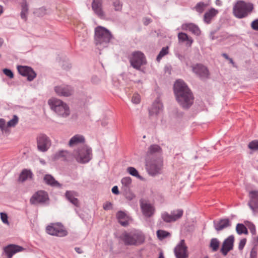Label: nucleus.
<instances>
[{
    "label": "nucleus",
    "instance_id": "nucleus-19",
    "mask_svg": "<svg viewBox=\"0 0 258 258\" xmlns=\"http://www.w3.org/2000/svg\"><path fill=\"white\" fill-rule=\"evenodd\" d=\"M55 93L59 96L69 97L74 93L73 88L69 85H61L54 88Z\"/></svg>",
    "mask_w": 258,
    "mask_h": 258
},
{
    "label": "nucleus",
    "instance_id": "nucleus-23",
    "mask_svg": "<svg viewBox=\"0 0 258 258\" xmlns=\"http://www.w3.org/2000/svg\"><path fill=\"white\" fill-rule=\"evenodd\" d=\"M250 200L248 205L250 208L255 211L258 209V191L251 190L249 192Z\"/></svg>",
    "mask_w": 258,
    "mask_h": 258
},
{
    "label": "nucleus",
    "instance_id": "nucleus-41",
    "mask_svg": "<svg viewBox=\"0 0 258 258\" xmlns=\"http://www.w3.org/2000/svg\"><path fill=\"white\" fill-rule=\"evenodd\" d=\"M19 118L16 115H14L12 119L9 120L7 124V127H15L18 123Z\"/></svg>",
    "mask_w": 258,
    "mask_h": 258
},
{
    "label": "nucleus",
    "instance_id": "nucleus-16",
    "mask_svg": "<svg viewBox=\"0 0 258 258\" xmlns=\"http://www.w3.org/2000/svg\"><path fill=\"white\" fill-rule=\"evenodd\" d=\"M192 72L201 79L204 80L209 77V72L208 68L201 63H197L191 66Z\"/></svg>",
    "mask_w": 258,
    "mask_h": 258
},
{
    "label": "nucleus",
    "instance_id": "nucleus-15",
    "mask_svg": "<svg viewBox=\"0 0 258 258\" xmlns=\"http://www.w3.org/2000/svg\"><path fill=\"white\" fill-rule=\"evenodd\" d=\"M17 70L21 75L24 77H27L28 81H32L36 77V73L30 67L18 66Z\"/></svg>",
    "mask_w": 258,
    "mask_h": 258
},
{
    "label": "nucleus",
    "instance_id": "nucleus-11",
    "mask_svg": "<svg viewBox=\"0 0 258 258\" xmlns=\"http://www.w3.org/2000/svg\"><path fill=\"white\" fill-rule=\"evenodd\" d=\"M51 144L49 138L43 134H39L37 137V145L38 150L42 152H46Z\"/></svg>",
    "mask_w": 258,
    "mask_h": 258
},
{
    "label": "nucleus",
    "instance_id": "nucleus-18",
    "mask_svg": "<svg viewBox=\"0 0 258 258\" xmlns=\"http://www.w3.org/2000/svg\"><path fill=\"white\" fill-rule=\"evenodd\" d=\"M162 153V148L158 145H151L147 152L146 159H155L158 157H161Z\"/></svg>",
    "mask_w": 258,
    "mask_h": 258
},
{
    "label": "nucleus",
    "instance_id": "nucleus-60",
    "mask_svg": "<svg viewBox=\"0 0 258 258\" xmlns=\"http://www.w3.org/2000/svg\"><path fill=\"white\" fill-rule=\"evenodd\" d=\"M158 258H164L163 253L162 251L160 252Z\"/></svg>",
    "mask_w": 258,
    "mask_h": 258
},
{
    "label": "nucleus",
    "instance_id": "nucleus-30",
    "mask_svg": "<svg viewBox=\"0 0 258 258\" xmlns=\"http://www.w3.org/2000/svg\"><path fill=\"white\" fill-rule=\"evenodd\" d=\"M116 216L121 225L125 227L128 225V221L125 220L127 215L124 212L122 211L117 212Z\"/></svg>",
    "mask_w": 258,
    "mask_h": 258
},
{
    "label": "nucleus",
    "instance_id": "nucleus-17",
    "mask_svg": "<svg viewBox=\"0 0 258 258\" xmlns=\"http://www.w3.org/2000/svg\"><path fill=\"white\" fill-rule=\"evenodd\" d=\"M176 258H188L187 247L185 245L184 240H181L174 249Z\"/></svg>",
    "mask_w": 258,
    "mask_h": 258
},
{
    "label": "nucleus",
    "instance_id": "nucleus-51",
    "mask_svg": "<svg viewBox=\"0 0 258 258\" xmlns=\"http://www.w3.org/2000/svg\"><path fill=\"white\" fill-rule=\"evenodd\" d=\"M250 258H257V251L255 248H252L250 253Z\"/></svg>",
    "mask_w": 258,
    "mask_h": 258
},
{
    "label": "nucleus",
    "instance_id": "nucleus-7",
    "mask_svg": "<svg viewBox=\"0 0 258 258\" xmlns=\"http://www.w3.org/2000/svg\"><path fill=\"white\" fill-rule=\"evenodd\" d=\"M131 66L134 69L140 70L143 65L147 63L146 56L141 51H135L128 57Z\"/></svg>",
    "mask_w": 258,
    "mask_h": 258
},
{
    "label": "nucleus",
    "instance_id": "nucleus-3",
    "mask_svg": "<svg viewBox=\"0 0 258 258\" xmlns=\"http://www.w3.org/2000/svg\"><path fill=\"white\" fill-rule=\"evenodd\" d=\"M253 10V5L250 3L239 1L234 5L233 13L235 17L242 19L247 17Z\"/></svg>",
    "mask_w": 258,
    "mask_h": 258
},
{
    "label": "nucleus",
    "instance_id": "nucleus-36",
    "mask_svg": "<svg viewBox=\"0 0 258 258\" xmlns=\"http://www.w3.org/2000/svg\"><path fill=\"white\" fill-rule=\"evenodd\" d=\"M208 5L204 2H201L197 4L194 9L200 14H202L205 11Z\"/></svg>",
    "mask_w": 258,
    "mask_h": 258
},
{
    "label": "nucleus",
    "instance_id": "nucleus-38",
    "mask_svg": "<svg viewBox=\"0 0 258 258\" xmlns=\"http://www.w3.org/2000/svg\"><path fill=\"white\" fill-rule=\"evenodd\" d=\"M157 235L160 240H162L167 237L170 236L171 234L169 232L163 230H158L157 231Z\"/></svg>",
    "mask_w": 258,
    "mask_h": 258
},
{
    "label": "nucleus",
    "instance_id": "nucleus-14",
    "mask_svg": "<svg viewBox=\"0 0 258 258\" xmlns=\"http://www.w3.org/2000/svg\"><path fill=\"white\" fill-rule=\"evenodd\" d=\"M25 249L21 246L10 244L3 248L2 255H5L7 258H12L15 253L24 251Z\"/></svg>",
    "mask_w": 258,
    "mask_h": 258
},
{
    "label": "nucleus",
    "instance_id": "nucleus-31",
    "mask_svg": "<svg viewBox=\"0 0 258 258\" xmlns=\"http://www.w3.org/2000/svg\"><path fill=\"white\" fill-rule=\"evenodd\" d=\"M218 13V11L216 10L214 8H212L209 10L208 12L205 13L204 16V21L207 23L209 24L211 23L212 19L215 17L217 14Z\"/></svg>",
    "mask_w": 258,
    "mask_h": 258
},
{
    "label": "nucleus",
    "instance_id": "nucleus-25",
    "mask_svg": "<svg viewBox=\"0 0 258 258\" xmlns=\"http://www.w3.org/2000/svg\"><path fill=\"white\" fill-rule=\"evenodd\" d=\"M78 196V194L73 190H67L65 193L66 199L72 204L76 207L79 206V201L76 197Z\"/></svg>",
    "mask_w": 258,
    "mask_h": 258
},
{
    "label": "nucleus",
    "instance_id": "nucleus-20",
    "mask_svg": "<svg viewBox=\"0 0 258 258\" xmlns=\"http://www.w3.org/2000/svg\"><path fill=\"white\" fill-rule=\"evenodd\" d=\"M234 241V237L232 235L229 236L224 240L220 249V252L223 255H226L229 251L233 249Z\"/></svg>",
    "mask_w": 258,
    "mask_h": 258
},
{
    "label": "nucleus",
    "instance_id": "nucleus-34",
    "mask_svg": "<svg viewBox=\"0 0 258 258\" xmlns=\"http://www.w3.org/2000/svg\"><path fill=\"white\" fill-rule=\"evenodd\" d=\"M220 245V241L216 238H213L211 239L210 247L212 249L213 251H216L218 250Z\"/></svg>",
    "mask_w": 258,
    "mask_h": 258
},
{
    "label": "nucleus",
    "instance_id": "nucleus-58",
    "mask_svg": "<svg viewBox=\"0 0 258 258\" xmlns=\"http://www.w3.org/2000/svg\"><path fill=\"white\" fill-rule=\"evenodd\" d=\"M222 56L223 57H224L226 59H227V60H228V59L230 58V57H229V56H228L226 53H222Z\"/></svg>",
    "mask_w": 258,
    "mask_h": 258
},
{
    "label": "nucleus",
    "instance_id": "nucleus-44",
    "mask_svg": "<svg viewBox=\"0 0 258 258\" xmlns=\"http://www.w3.org/2000/svg\"><path fill=\"white\" fill-rule=\"evenodd\" d=\"M188 35L183 32H180L178 34V38L180 42H185L188 39Z\"/></svg>",
    "mask_w": 258,
    "mask_h": 258
},
{
    "label": "nucleus",
    "instance_id": "nucleus-9",
    "mask_svg": "<svg viewBox=\"0 0 258 258\" xmlns=\"http://www.w3.org/2000/svg\"><path fill=\"white\" fill-rule=\"evenodd\" d=\"M46 231L48 234L58 237H64L68 234L64 226L60 222L51 223L46 227Z\"/></svg>",
    "mask_w": 258,
    "mask_h": 258
},
{
    "label": "nucleus",
    "instance_id": "nucleus-43",
    "mask_svg": "<svg viewBox=\"0 0 258 258\" xmlns=\"http://www.w3.org/2000/svg\"><path fill=\"white\" fill-rule=\"evenodd\" d=\"M248 147L253 151H257L258 150V140H253L250 142L248 145Z\"/></svg>",
    "mask_w": 258,
    "mask_h": 258
},
{
    "label": "nucleus",
    "instance_id": "nucleus-49",
    "mask_svg": "<svg viewBox=\"0 0 258 258\" xmlns=\"http://www.w3.org/2000/svg\"><path fill=\"white\" fill-rule=\"evenodd\" d=\"M7 126L6 125V121L3 118H0V128L2 131H4L6 130Z\"/></svg>",
    "mask_w": 258,
    "mask_h": 258
},
{
    "label": "nucleus",
    "instance_id": "nucleus-45",
    "mask_svg": "<svg viewBox=\"0 0 258 258\" xmlns=\"http://www.w3.org/2000/svg\"><path fill=\"white\" fill-rule=\"evenodd\" d=\"M141 98L138 94H134L132 97V101L135 104H139L140 102Z\"/></svg>",
    "mask_w": 258,
    "mask_h": 258
},
{
    "label": "nucleus",
    "instance_id": "nucleus-50",
    "mask_svg": "<svg viewBox=\"0 0 258 258\" xmlns=\"http://www.w3.org/2000/svg\"><path fill=\"white\" fill-rule=\"evenodd\" d=\"M251 26L253 30L258 31V19L253 21L251 23Z\"/></svg>",
    "mask_w": 258,
    "mask_h": 258
},
{
    "label": "nucleus",
    "instance_id": "nucleus-26",
    "mask_svg": "<svg viewBox=\"0 0 258 258\" xmlns=\"http://www.w3.org/2000/svg\"><path fill=\"white\" fill-rule=\"evenodd\" d=\"M43 180L44 182L51 186L61 188L62 187V184L59 183L55 178L50 174H46L44 176Z\"/></svg>",
    "mask_w": 258,
    "mask_h": 258
},
{
    "label": "nucleus",
    "instance_id": "nucleus-6",
    "mask_svg": "<svg viewBox=\"0 0 258 258\" xmlns=\"http://www.w3.org/2000/svg\"><path fill=\"white\" fill-rule=\"evenodd\" d=\"M163 166L162 157H158L155 159H146V169L148 173L152 176L161 174Z\"/></svg>",
    "mask_w": 258,
    "mask_h": 258
},
{
    "label": "nucleus",
    "instance_id": "nucleus-57",
    "mask_svg": "<svg viewBox=\"0 0 258 258\" xmlns=\"http://www.w3.org/2000/svg\"><path fill=\"white\" fill-rule=\"evenodd\" d=\"M75 250L78 253H83V251L80 247H76L75 248Z\"/></svg>",
    "mask_w": 258,
    "mask_h": 258
},
{
    "label": "nucleus",
    "instance_id": "nucleus-59",
    "mask_svg": "<svg viewBox=\"0 0 258 258\" xmlns=\"http://www.w3.org/2000/svg\"><path fill=\"white\" fill-rule=\"evenodd\" d=\"M254 243L255 245H258V236L254 238Z\"/></svg>",
    "mask_w": 258,
    "mask_h": 258
},
{
    "label": "nucleus",
    "instance_id": "nucleus-29",
    "mask_svg": "<svg viewBox=\"0 0 258 258\" xmlns=\"http://www.w3.org/2000/svg\"><path fill=\"white\" fill-rule=\"evenodd\" d=\"M21 12L20 16L24 21L27 20V16L29 11V6L26 0H23L21 3Z\"/></svg>",
    "mask_w": 258,
    "mask_h": 258
},
{
    "label": "nucleus",
    "instance_id": "nucleus-54",
    "mask_svg": "<svg viewBox=\"0 0 258 258\" xmlns=\"http://www.w3.org/2000/svg\"><path fill=\"white\" fill-rule=\"evenodd\" d=\"M249 229L252 234H255L256 233V230L255 226L253 224H251L249 227Z\"/></svg>",
    "mask_w": 258,
    "mask_h": 258
},
{
    "label": "nucleus",
    "instance_id": "nucleus-5",
    "mask_svg": "<svg viewBox=\"0 0 258 258\" xmlns=\"http://www.w3.org/2000/svg\"><path fill=\"white\" fill-rule=\"evenodd\" d=\"M48 103L51 109L58 115L66 117L70 115L69 107L62 101L55 98H52L49 99Z\"/></svg>",
    "mask_w": 258,
    "mask_h": 258
},
{
    "label": "nucleus",
    "instance_id": "nucleus-39",
    "mask_svg": "<svg viewBox=\"0 0 258 258\" xmlns=\"http://www.w3.org/2000/svg\"><path fill=\"white\" fill-rule=\"evenodd\" d=\"M132 178L130 177H125L122 178L121 182L126 188H129L132 183Z\"/></svg>",
    "mask_w": 258,
    "mask_h": 258
},
{
    "label": "nucleus",
    "instance_id": "nucleus-24",
    "mask_svg": "<svg viewBox=\"0 0 258 258\" xmlns=\"http://www.w3.org/2000/svg\"><path fill=\"white\" fill-rule=\"evenodd\" d=\"M92 8L95 14L100 18L104 17V13L102 9V0H93L92 3Z\"/></svg>",
    "mask_w": 258,
    "mask_h": 258
},
{
    "label": "nucleus",
    "instance_id": "nucleus-62",
    "mask_svg": "<svg viewBox=\"0 0 258 258\" xmlns=\"http://www.w3.org/2000/svg\"><path fill=\"white\" fill-rule=\"evenodd\" d=\"M3 12V9L2 6H0V15L2 14V13Z\"/></svg>",
    "mask_w": 258,
    "mask_h": 258
},
{
    "label": "nucleus",
    "instance_id": "nucleus-47",
    "mask_svg": "<svg viewBox=\"0 0 258 258\" xmlns=\"http://www.w3.org/2000/svg\"><path fill=\"white\" fill-rule=\"evenodd\" d=\"M1 218L4 223L9 224L8 215L5 213H1Z\"/></svg>",
    "mask_w": 258,
    "mask_h": 258
},
{
    "label": "nucleus",
    "instance_id": "nucleus-10",
    "mask_svg": "<svg viewBox=\"0 0 258 258\" xmlns=\"http://www.w3.org/2000/svg\"><path fill=\"white\" fill-rule=\"evenodd\" d=\"M49 200L48 193L42 190L35 192L30 199L31 205L44 204Z\"/></svg>",
    "mask_w": 258,
    "mask_h": 258
},
{
    "label": "nucleus",
    "instance_id": "nucleus-48",
    "mask_svg": "<svg viewBox=\"0 0 258 258\" xmlns=\"http://www.w3.org/2000/svg\"><path fill=\"white\" fill-rule=\"evenodd\" d=\"M246 238H243V239H241V240L240 241V242L239 243V245H238L239 250H241L243 249V248L246 244Z\"/></svg>",
    "mask_w": 258,
    "mask_h": 258
},
{
    "label": "nucleus",
    "instance_id": "nucleus-27",
    "mask_svg": "<svg viewBox=\"0 0 258 258\" xmlns=\"http://www.w3.org/2000/svg\"><path fill=\"white\" fill-rule=\"evenodd\" d=\"M182 27L183 29L188 30L197 36H199L201 34V30L199 27L193 23L184 24Z\"/></svg>",
    "mask_w": 258,
    "mask_h": 258
},
{
    "label": "nucleus",
    "instance_id": "nucleus-33",
    "mask_svg": "<svg viewBox=\"0 0 258 258\" xmlns=\"http://www.w3.org/2000/svg\"><path fill=\"white\" fill-rule=\"evenodd\" d=\"M71 154L67 151L62 150L55 154L56 158H62L64 161H70L71 158Z\"/></svg>",
    "mask_w": 258,
    "mask_h": 258
},
{
    "label": "nucleus",
    "instance_id": "nucleus-40",
    "mask_svg": "<svg viewBox=\"0 0 258 258\" xmlns=\"http://www.w3.org/2000/svg\"><path fill=\"white\" fill-rule=\"evenodd\" d=\"M127 171L132 176L138 177L139 179L142 178V176L139 175L138 170L134 167H128L127 168Z\"/></svg>",
    "mask_w": 258,
    "mask_h": 258
},
{
    "label": "nucleus",
    "instance_id": "nucleus-64",
    "mask_svg": "<svg viewBox=\"0 0 258 258\" xmlns=\"http://www.w3.org/2000/svg\"><path fill=\"white\" fill-rule=\"evenodd\" d=\"M217 3H219V1L217 0Z\"/></svg>",
    "mask_w": 258,
    "mask_h": 258
},
{
    "label": "nucleus",
    "instance_id": "nucleus-8",
    "mask_svg": "<svg viewBox=\"0 0 258 258\" xmlns=\"http://www.w3.org/2000/svg\"><path fill=\"white\" fill-rule=\"evenodd\" d=\"M76 161L80 163H87L92 158V149L87 145L79 148L75 153Z\"/></svg>",
    "mask_w": 258,
    "mask_h": 258
},
{
    "label": "nucleus",
    "instance_id": "nucleus-55",
    "mask_svg": "<svg viewBox=\"0 0 258 258\" xmlns=\"http://www.w3.org/2000/svg\"><path fill=\"white\" fill-rule=\"evenodd\" d=\"M111 190L112 193H113L114 194L118 195L119 194L118 188L117 186H113Z\"/></svg>",
    "mask_w": 258,
    "mask_h": 258
},
{
    "label": "nucleus",
    "instance_id": "nucleus-1",
    "mask_svg": "<svg viewBox=\"0 0 258 258\" xmlns=\"http://www.w3.org/2000/svg\"><path fill=\"white\" fill-rule=\"evenodd\" d=\"M174 92L177 102L183 109H188L193 104V94L183 81L178 80L175 82Z\"/></svg>",
    "mask_w": 258,
    "mask_h": 258
},
{
    "label": "nucleus",
    "instance_id": "nucleus-63",
    "mask_svg": "<svg viewBox=\"0 0 258 258\" xmlns=\"http://www.w3.org/2000/svg\"><path fill=\"white\" fill-rule=\"evenodd\" d=\"M217 3H219V1L217 0Z\"/></svg>",
    "mask_w": 258,
    "mask_h": 258
},
{
    "label": "nucleus",
    "instance_id": "nucleus-35",
    "mask_svg": "<svg viewBox=\"0 0 258 258\" xmlns=\"http://www.w3.org/2000/svg\"><path fill=\"white\" fill-rule=\"evenodd\" d=\"M236 230L239 235L242 234H248V233L247 228L243 224H237L236 227Z\"/></svg>",
    "mask_w": 258,
    "mask_h": 258
},
{
    "label": "nucleus",
    "instance_id": "nucleus-42",
    "mask_svg": "<svg viewBox=\"0 0 258 258\" xmlns=\"http://www.w3.org/2000/svg\"><path fill=\"white\" fill-rule=\"evenodd\" d=\"M112 5L115 11H121L122 8V4L120 0H113Z\"/></svg>",
    "mask_w": 258,
    "mask_h": 258
},
{
    "label": "nucleus",
    "instance_id": "nucleus-32",
    "mask_svg": "<svg viewBox=\"0 0 258 258\" xmlns=\"http://www.w3.org/2000/svg\"><path fill=\"white\" fill-rule=\"evenodd\" d=\"M32 175L33 174L31 170L24 169L20 173L19 180L22 182H24L28 178H31Z\"/></svg>",
    "mask_w": 258,
    "mask_h": 258
},
{
    "label": "nucleus",
    "instance_id": "nucleus-4",
    "mask_svg": "<svg viewBox=\"0 0 258 258\" xmlns=\"http://www.w3.org/2000/svg\"><path fill=\"white\" fill-rule=\"evenodd\" d=\"M112 38L110 32L101 26H98L95 30V44L101 47H105Z\"/></svg>",
    "mask_w": 258,
    "mask_h": 258
},
{
    "label": "nucleus",
    "instance_id": "nucleus-21",
    "mask_svg": "<svg viewBox=\"0 0 258 258\" xmlns=\"http://www.w3.org/2000/svg\"><path fill=\"white\" fill-rule=\"evenodd\" d=\"M163 106L159 98H157L151 107L149 109V114L150 116L157 115L163 111Z\"/></svg>",
    "mask_w": 258,
    "mask_h": 258
},
{
    "label": "nucleus",
    "instance_id": "nucleus-28",
    "mask_svg": "<svg viewBox=\"0 0 258 258\" xmlns=\"http://www.w3.org/2000/svg\"><path fill=\"white\" fill-rule=\"evenodd\" d=\"M85 142L84 137L81 135H76L73 136L70 140L69 145L70 147L77 145L81 143H84Z\"/></svg>",
    "mask_w": 258,
    "mask_h": 258
},
{
    "label": "nucleus",
    "instance_id": "nucleus-2",
    "mask_svg": "<svg viewBox=\"0 0 258 258\" xmlns=\"http://www.w3.org/2000/svg\"><path fill=\"white\" fill-rule=\"evenodd\" d=\"M120 239L125 245L138 246L145 242V236L142 231L134 229L128 232H123L120 236Z\"/></svg>",
    "mask_w": 258,
    "mask_h": 258
},
{
    "label": "nucleus",
    "instance_id": "nucleus-53",
    "mask_svg": "<svg viewBox=\"0 0 258 258\" xmlns=\"http://www.w3.org/2000/svg\"><path fill=\"white\" fill-rule=\"evenodd\" d=\"M185 41H186V46H191V45H192V44L194 42V40L192 39V38L191 37L188 36V39H186V40Z\"/></svg>",
    "mask_w": 258,
    "mask_h": 258
},
{
    "label": "nucleus",
    "instance_id": "nucleus-12",
    "mask_svg": "<svg viewBox=\"0 0 258 258\" xmlns=\"http://www.w3.org/2000/svg\"><path fill=\"white\" fill-rule=\"evenodd\" d=\"M183 214V211L182 209L173 210L169 214L167 212L162 213L161 217L163 220L166 223L175 222L180 219Z\"/></svg>",
    "mask_w": 258,
    "mask_h": 258
},
{
    "label": "nucleus",
    "instance_id": "nucleus-37",
    "mask_svg": "<svg viewBox=\"0 0 258 258\" xmlns=\"http://www.w3.org/2000/svg\"><path fill=\"white\" fill-rule=\"evenodd\" d=\"M169 53V47L168 46L164 47L162 48L161 51H160L159 53L157 56L156 60L158 62H160V60L162 59V58L166 55V54H168Z\"/></svg>",
    "mask_w": 258,
    "mask_h": 258
},
{
    "label": "nucleus",
    "instance_id": "nucleus-22",
    "mask_svg": "<svg viewBox=\"0 0 258 258\" xmlns=\"http://www.w3.org/2000/svg\"><path fill=\"white\" fill-rule=\"evenodd\" d=\"M214 227L217 232L231 226V222L228 218L221 219L218 221H214Z\"/></svg>",
    "mask_w": 258,
    "mask_h": 258
},
{
    "label": "nucleus",
    "instance_id": "nucleus-61",
    "mask_svg": "<svg viewBox=\"0 0 258 258\" xmlns=\"http://www.w3.org/2000/svg\"><path fill=\"white\" fill-rule=\"evenodd\" d=\"M4 43V40L3 38H0V47L3 45Z\"/></svg>",
    "mask_w": 258,
    "mask_h": 258
},
{
    "label": "nucleus",
    "instance_id": "nucleus-46",
    "mask_svg": "<svg viewBox=\"0 0 258 258\" xmlns=\"http://www.w3.org/2000/svg\"><path fill=\"white\" fill-rule=\"evenodd\" d=\"M4 74L10 78L12 79L14 78V74L13 72L8 69H4L3 70Z\"/></svg>",
    "mask_w": 258,
    "mask_h": 258
},
{
    "label": "nucleus",
    "instance_id": "nucleus-56",
    "mask_svg": "<svg viewBox=\"0 0 258 258\" xmlns=\"http://www.w3.org/2000/svg\"><path fill=\"white\" fill-rule=\"evenodd\" d=\"M228 60H229V63L232 64V65L233 66V67H235V68L237 67L236 65L235 64V63L234 62L232 58H230Z\"/></svg>",
    "mask_w": 258,
    "mask_h": 258
},
{
    "label": "nucleus",
    "instance_id": "nucleus-13",
    "mask_svg": "<svg viewBox=\"0 0 258 258\" xmlns=\"http://www.w3.org/2000/svg\"><path fill=\"white\" fill-rule=\"evenodd\" d=\"M139 203L141 209L144 216L150 218L154 215L155 209L152 204L143 199H141Z\"/></svg>",
    "mask_w": 258,
    "mask_h": 258
},
{
    "label": "nucleus",
    "instance_id": "nucleus-52",
    "mask_svg": "<svg viewBox=\"0 0 258 258\" xmlns=\"http://www.w3.org/2000/svg\"><path fill=\"white\" fill-rule=\"evenodd\" d=\"M112 204L110 202H106L103 205V209L105 210H109L112 209Z\"/></svg>",
    "mask_w": 258,
    "mask_h": 258
}]
</instances>
